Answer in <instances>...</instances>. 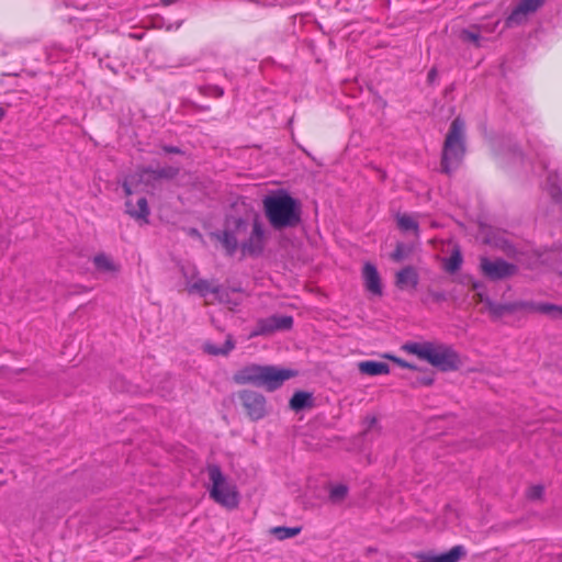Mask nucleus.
Here are the masks:
<instances>
[{
  "mask_svg": "<svg viewBox=\"0 0 562 562\" xmlns=\"http://www.w3.org/2000/svg\"><path fill=\"white\" fill-rule=\"evenodd\" d=\"M210 237L221 243L228 257H233L239 248L243 256L258 258L267 244V233L258 213L251 214V218L227 214L223 231L212 232Z\"/></svg>",
  "mask_w": 562,
  "mask_h": 562,
  "instance_id": "f257e3e1",
  "label": "nucleus"
},
{
  "mask_svg": "<svg viewBox=\"0 0 562 562\" xmlns=\"http://www.w3.org/2000/svg\"><path fill=\"white\" fill-rule=\"evenodd\" d=\"M263 214L277 232L297 227L302 222V204L284 190L268 194L262 200Z\"/></svg>",
  "mask_w": 562,
  "mask_h": 562,
  "instance_id": "f03ea898",
  "label": "nucleus"
},
{
  "mask_svg": "<svg viewBox=\"0 0 562 562\" xmlns=\"http://www.w3.org/2000/svg\"><path fill=\"white\" fill-rule=\"evenodd\" d=\"M297 375L295 370L267 364H248L235 372L233 380L239 385L251 384L267 392L280 389L283 383Z\"/></svg>",
  "mask_w": 562,
  "mask_h": 562,
  "instance_id": "7ed1b4c3",
  "label": "nucleus"
},
{
  "mask_svg": "<svg viewBox=\"0 0 562 562\" xmlns=\"http://www.w3.org/2000/svg\"><path fill=\"white\" fill-rule=\"evenodd\" d=\"M404 349L429 362L442 372L458 370L461 361L459 353L449 345L426 342H409Z\"/></svg>",
  "mask_w": 562,
  "mask_h": 562,
  "instance_id": "20e7f679",
  "label": "nucleus"
},
{
  "mask_svg": "<svg viewBox=\"0 0 562 562\" xmlns=\"http://www.w3.org/2000/svg\"><path fill=\"white\" fill-rule=\"evenodd\" d=\"M465 151V123L463 119L457 116L451 122L443 142L440 171L450 176L460 167Z\"/></svg>",
  "mask_w": 562,
  "mask_h": 562,
  "instance_id": "39448f33",
  "label": "nucleus"
},
{
  "mask_svg": "<svg viewBox=\"0 0 562 562\" xmlns=\"http://www.w3.org/2000/svg\"><path fill=\"white\" fill-rule=\"evenodd\" d=\"M209 479L212 486L209 491L210 497L218 505L235 509L240 502V495L237 486L223 474L220 465L212 464L207 467Z\"/></svg>",
  "mask_w": 562,
  "mask_h": 562,
  "instance_id": "423d86ee",
  "label": "nucleus"
},
{
  "mask_svg": "<svg viewBox=\"0 0 562 562\" xmlns=\"http://www.w3.org/2000/svg\"><path fill=\"white\" fill-rule=\"evenodd\" d=\"M238 398L250 420L257 422L268 415L267 398L263 394L254 390H241L238 392Z\"/></svg>",
  "mask_w": 562,
  "mask_h": 562,
  "instance_id": "0eeeda50",
  "label": "nucleus"
},
{
  "mask_svg": "<svg viewBox=\"0 0 562 562\" xmlns=\"http://www.w3.org/2000/svg\"><path fill=\"white\" fill-rule=\"evenodd\" d=\"M480 268L483 276L491 281L505 280L518 272V267L515 263L508 262L503 258L491 260L486 257H482Z\"/></svg>",
  "mask_w": 562,
  "mask_h": 562,
  "instance_id": "6e6552de",
  "label": "nucleus"
},
{
  "mask_svg": "<svg viewBox=\"0 0 562 562\" xmlns=\"http://www.w3.org/2000/svg\"><path fill=\"white\" fill-rule=\"evenodd\" d=\"M293 327V317L290 315H271L257 321L251 337L268 336L276 331L290 330Z\"/></svg>",
  "mask_w": 562,
  "mask_h": 562,
  "instance_id": "1a4fd4ad",
  "label": "nucleus"
},
{
  "mask_svg": "<svg viewBox=\"0 0 562 562\" xmlns=\"http://www.w3.org/2000/svg\"><path fill=\"white\" fill-rule=\"evenodd\" d=\"M487 311L493 321H498L506 315L520 311H531V301H513L507 303L487 302Z\"/></svg>",
  "mask_w": 562,
  "mask_h": 562,
  "instance_id": "9d476101",
  "label": "nucleus"
},
{
  "mask_svg": "<svg viewBox=\"0 0 562 562\" xmlns=\"http://www.w3.org/2000/svg\"><path fill=\"white\" fill-rule=\"evenodd\" d=\"M546 0H521L507 16L505 23L512 27L526 22L527 15L537 12Z\"/></svg>",
  "mask_w": 562,
  "mask_h": 562,
  "instance_id": "9b49d317",
  "label": "nucleus"
},
{
  "mask_svg": "<svg viewBox=\"0 0 562 562\" xmlns=\"http://www.w3.org/2000/svg\"><path fill=\"white\" fill-rule=\"evenodd\" d=\"M189 293H196L201 297H205L209 293L215 295L220 303L229 302V293L220 284H213V282L205 279H198L188 286Z\"/></svg>",
  "mask_w": 562,
  "mask_h": 562,
  "instance_id": "f8f14e48",
  "label": "nucleus"
},
{
  "mask_svg": "<svg viewBox=\"0 0 562 562\" xmlns=\"http://www.w3.org/2000/svg\"><path fill=\"white\" fill-rule=\"evenodd\" d=\"M467 555V550L463 546H454L449 551L435 554L434 552H418L415 554L417 562H459Z\"/></svg>",
  "mask_w": 562,
  "mask_h": 562,
  "instance_id": "ddd939ff",
  "label": "nucleus"
},
{
  "mask_svg": "<svg viewBox=\"0 0 562 562\" xmlns=\"http://www.w3.org/2000/svg\"><path fill=\"white\" fill-rule=\"evenodd\" d=\"M362 277L367 291L374 295L381 296L383 293V289L376 267L371 262H366L362 268Z\"/></svg>",
  "mask_w": 562,
  "mask_h": 562,
  "instance_id": "4468645a",
  "label": "nucleus"
},
{
  "mask_svg": "<svg viewBox=\"0 0 562 562\" xmlns=\"http://www.w3.org/2000/svg\"><path fill=\"white\" fill-rule=\"evenodd\" d=\"M315 406V397L312 392L295 391L289 401V407L295 413L311 409Z\"/></svg>",
  "mask_w": 562,
  "mask_h": 562,
  "instance_id": "2eb2a0df",
  "label": "nucleus"
},
{
  "mask_svg": "<svg viewBox=\"0 0 562 562\" xmlns=\"http://www.w3.org/2000/svg\"><path fill=\"white\" fill-rule=\"evenodd\" d=\"M418 272L413 266L404 267L395 276V285L401 290L406 288L415 289L418 285Z\"/></svg>",
  "mask_w": 562,
  "mask_h": 562,
  "instance_id": "dca6fc26",
  "label": "nucleus"
},
{
  "mask_svg": "<svg viewBox=\"0 0 562 562\" xmlns=\"http://www.w3.org/2000/svg\"><path fill=\"white\" fill-rule=\"evenodd\" d=\"M126 213L137 220L142 221L144 223H148V216L150 214V210L148 206L147 199L145 196H142L137 200L136 205L133 204L131 200H127L125 202Z\"/></svg>",
  "mask_w": 562,
  "mask_h": 562,
  "instance_id": "f3484780",
  "label": "nucleus"
},
{
  "mask_svg": "<svg viewBox=\"0 0 562 562\" xmlns=\"http://www.w3.org/2000/svg\"><path fill=\"white\" fill-rule=\"evenodd\" d=\"M358 369L360 373L370 376L390 373V366L386 362L375 360L361 361L358 363Z\"/></svg>",
  "mask_w": 562,
  "mask_h": 562,
  "instance_id": "a211bd4d",
  "label": "nucleus"
},
{
  "mask_svg": "<svg viewBox=\"0 0 562 562\" xmlns=\"http://www.w3.org/2000/svg\"><path fill=\"white\" fill-rule=\"evenodd\" d=\"M531 312L549 316L551 319H562V304L531 301Z\"/></svg>",
  "mask_w": 562,
  "mask_h": 562,
  "instance_id": "6ab92c4d",
  "label": "nucleus"
},
{
  "mask_svg": "<svg viewBox=\"0 0 562 562\" xmlns=\"http://www.w3.org/2000/svg\"><path fill=\"white\" fill-rule=\"evenodd\" d=\"M92 262L99 272L115 273L120 270V267L104 252L95 255Z\"/></svg>",
  "mask_w": 562,
  "mask_h": 562,
  "instance_id": "aec40b11",
  "label": "nucleus"
},
{
  "mask_svg": "<svg viewBox=\"0 0 562 562\" xmlns=\"http://www.w3.org/2000/svg\"><path fill=\"white\" fill-rule=\"evenodd\" d=\"M462 262L463 256L461 249L459 246H454L450 256L443 260V268L448 273L454 274L460 270Z\"/></svg>",
  "mask_w": 562,
  "mask_h": 562,
  "instance_id": "412c9836",
  "label": "nucleus"
},
{
  "mask_svg": "<svg viewBox=\"0 0 562 562\" xmlns=\"http://www.w3.org/2000/svg\"><path fill=\"white\" fill-rule=\"evenodd\" d=\"M549 194L555 203L562 204V177L558 173L548 176Z\"/></svg>",
  "mask_w": 562,
  "mask_h": 562,
  "instance_id": "4be33fe9",
  "label": "nucleus"
},
{
  "mask_svg": "<svg viewBox=\"0 0 562 562\" xmlns=\"http://www.w3.org/2000/svg\"><path fill=\"white\" fill-rule=\"evenodd\" d=\"M180 170H181L180 166L169 165V166L154 168V171H150V172L155 173L158 182H160L162 180L171 181V180L176 179L179 176Z\"/></svg>",
  "mask_w": 562,
  "mask_h": 562,
  "instance_id": "5701e85b",
  "label": "nucleus"
},
{
  "mask_svg": "<svg viewBox=\"0 0 562 562\" xmlns=\"http://www.w3.org/2000/svg\"><path fill=\"white\" fill-rule=\"evenodd\" d=\"M153 166H140L137 168L135 176L137 177V181L145 184L146 187L155 188L158 183Z\"/></svg>",
  "mask_w": 562,
  "mask_h": 562,
  "instance_id": "b1692460",
  "label": "nucleus"
},
{
  "mask_svg": "<svg viewBox=\"0 0 562 562\" xmlns=\"http://www.w3.org/2000/svg\"><path fill=\"white\" fill-rule=\"evenodd\" d=\"M235 348V341L232 336H228L222 347H217L213 344H205L204 350L209 355L213 356H227Z\"/></svg>",
  "mask_w": 562,
  "mask_h": 562,
  "instance_id": "393cba45",
  "label": "nucleus"
},
{
  "mask_svg": "<svg viewBox=\"0 0 562 562\" xmlns=\"http://www.w3.org/2000/svg\"><path fill=\"white\" fill-rule=\"evenodd\" d=\"M418 374L411 380V385L413 387H419V386H430L432 385L435 378L434 372L429 370H420L418 368Z\"/></svg>",
  "mask_w": 562,
  "mask_h": 562,
  "instance_id": "a878e982",
  "label": "nucleus"
},
{
  "mask_svg": "<svg viewBox=\"0 0 562 562\" xmlns=\"http://www.w3.org/2000/svg\"><path fill=\"white\" fill-rule=\"evenodd\" d=\"M302 531V527H284V526H278L273 527L271 529V533L278 539V540H285L289 538H293L297 536Z\"/></svg>",
  "mask_w": 562,
  "mask_h": 562,
  "instance_id": "bb28decb",
  "label": "nucleus"
},
{
  "mask_svg": "<svg viewBox=\"0 0 562 562\" xmlns=\"http://www.w3.org/2000/svg\"><path fill=\"white\" fill-rule=\"evenodd\" d=\"M414 250V247L408 244L397 243L394 251L391 254V259L395 262H401L408 258Z\"/></svg>",
  "mask_w": 562,
  "mask_h": 562,
  "instance_id": "cd10ccee",
  "label": "nucleus"
},
{
  "mask_svg": "<svg viewBox=\"0 0 562 562\" xmlns=\"http://www.w3.org/2000/svg\"><path fill=\"white\" fill-rule=\"evenodd\" d=\"M397 225L402 231L418 232V223L406 214L397 216Z\"/></svg>",
  "mask_w": 562,
  "mask_h": 562,
  "instance_id": "c85d7f7f",
  "label": "nucleus"
},
{
  "mask_svg": "<svg viewBox=\"0 0 562 562\" xmlns=\"http://www.w3.org/2000/svg\"><path fill=\"white\" fill-rule=\"evenodd\" d=\"M348 494V487L344 484H338L330 490L329 498L333 503L341 502Z\"/></svg>",
  "mask_w": 562,
  "mask_h": 562,
  "instance_id": "c756f323",
  "label": "nucleus"
},
{
  "mask_svg": "<svg viewBox=\"0 0 562 562\" xmlns=\"http://www.w3.org/2000/svg\"><path fill=\"white\" fill-rule=\"evenodd\" d=\"M544 486L541 484L532 485L527 491V497L530 501H539L543 497Z\"/></svg>",
  "mask_w": 562,
  "mask_h": 562,
  "instance_id": "7c9ffc66",
  "label": "nucleus"
},
{
  "mask_svg": "<svg viewBox=\"0 0 562 562\" xmlns=\"http://www.w3.org/2000/svg\"><path fill=\"white\" fill-rule=\"evenodd\" d=\"M427 295L435 303H441L448 300V294L445 291H436L430 288L427 290Z\"/></svg>",
  "mask_w": 562,
  "mask_h": 562,
  "instance_id": "2f4dec72",
  "label": "nucleus"
},
{
  "mask_svg": "<svg viewBox=\"0 0 562 562\" xmlns=\"http://www.w3.org/2000/svg\"><path fill=\"white\" fill-rule=\"evenodd\" d=\"M385 358L392 360L393 362H395L401 368H405V369H409V370H418L417 366H415L413 363H409L406 360H404L402 358H398L396 356L385 355Z\"/></svg>",
  "mask_w": 562,
  "mask_h": 562,
  "instance_id": "473e14b6",
  "label": "nucleus"
},
{
  "mask_svg": "<svg viewBox=\"0 0 562 562\" xmlns=\"http://www.w3.org/2000/svg\"><path fill=\"white\" fill-rule=\"evenodd\" d=\"M461 38L467 42H472L479 46V41L481 38L480 34L476 32H472L470 30H463L461 33Z\"/></svg>",
  "mask_w": 562,
  "mask_h": 562,
  "instance_id": "72a5a7b5",
  "label": "nucleus"
},
{
  "mask_svg": "<svg viewBox=\"0 0 562 562\" xmlns=\"http://www.w3.org/2000/svg\"><path fill=\"white\" fill-rule=\"evenodd\" d=\"M160 149L164 154L184 155L186 153L178 146L173 145H160Z\"/></svg>",
  "mask_w": 562,
  "mask_h": 562,
  "instance_id": "f704fd0d",
  "label": "nucleus"
},
{
  "mask_svg": "<svg viewBox=\"0 0 562 562\" xmlns=\"http://www.w3.org/2000/svg\"><path fill=\"white\" fill-rule=\"evenodd\" d=\"M181 273L183 276V278L186 279L187 281V288L192 283V279L196 277L198 274V271L195 268L192 269V273L190 274L189 271L187 270V268L184 266L181 267Z\"/></svg>",
  "mask_w": 562,
  "mask_h": 562,
  "instance_id": "c9c22d12",
  "label": "nucleus"
},
{
  "mask_svg": "<svg viewBox=\"0 0 562 562\" xmlns=\"http://www.w3.org/2000/svg\"><path fill=\"white\" fill-rule=\"evenodd\" d=\"M437 77H438V69L437 67H432L429 71H428V75H427V83L428 85H434L437 80Z\"/></svg>",
  "mask_w": 562,
  "mask_h": 562,
  "instance_id": "e433bc0d",
  "label": "nucleus"
},
{
  "mask_svg": "<svg viewBox=\"0 0 562 562\" xmlns=\"http://www.w3.org/2000/svg\"><path fill=\"white\" fill-rule=\"evenodd\" d=\"M475 297H476L477 302L484 303L486 308H487V302L492 301L486 294L481 293V292L476 293Z\"/></svg>",
  "mask_w": 562,
  "mask_h": 562,
  "instance_id": "4c0bfd02",
  "label": "nucleus"
},
{
  "mask_svg": "<svg viewBox=\"0 0 562 562\" xmlns=\"http://www.w3.org/2000/svg\"><path fill=\"white\" fill-rule=\"evenodd\" d=\"M213 91L214 97L220 98L224 94V90L217 86L210 88Z\"/></svg>",
  "mask_w": 562,
  "mask_h": 562,
  "instance_id": "58836bf2",
  "label": "nucleus"
},
{
  "mask_svg": "<svg viewBox=\"0 0 562 562\" xmlns=\"http://www.w3.org/2000/svg\"><path fill=\"white\" fill-rule=\"evenodd\" d=\"M454 89H456L454 83H450L448 87H446L443 90L445 97H448L450 93H452L454 91Z\"/></svg>",
  "mask_w": 562,
  "mask_h": 562,
  "instance_id": "ea45409f",
  "label": "nucleus"
},
{
  "mask_svg": "<svg viewBox=\"0 0 562 562\" xmlns=\"http://www.w3.org/2000/svg\"><path fill=\"white\" fill-rule=\"evenodd\" d=\"M7 109L2 104H0V122L5 117Z\"/></svg>",
  "mask_w": 562,
  "mask_h": 562,
  "instance_id": "a19ab883",
  "label": "nucleus"
},
{
  "mask_svg": "<svg viewBox=\"0 0 562 562\" xmlns=\"http://www.w3.org/2000/svg\"><path fill=\"white\" fill-rule=\"evenodd\" d=\"M482 288H484V285H483V283H482V282L474 281V282L472 283V289H473V290H479V289H482Z\"/></svg>",
  "mask_w": 562,
  "mask_h": 562,
  "instance_id": "79ce46f5",
  "label": "nucleus"
},
{
  "mask_svg": "<svg viewBox=\"0 0 562 562\" xmlns=\"http://www.w3.org/2000/svg\"><path fill=\"white\" fill-rule=\"evenodd\" d=\"M123 189H124V192H125L126 195L132 194V190H131L130 186L126 182L123 184Z\"/></svg>",
  "mask_w": 562,
  "mask_h": 562,
  "instance_id": "37998d69",
  "label": "nucleus"
},
{
  "mask_svg": "<svg viewBox=\"0 0 562 562\" xmlns=\"http://www.w3.org/2000/svg\"><path fill=\"white\" fill-rule=\"evenodd\" d=\"M190 235H191V236H198V237H201V234H200V232H199L196 228H191V229H190Z\"/></svg>",
  "mask_w": 562,
  "mask_h": 562,
  "instance_id": "c03bdc74",
  "label": "nucleus"
},
{
  "mask_svg": "<svg viewBox=\"0 0 562 562\" xmlns=\"http://www.w3.org/2000/svg\"><path fill=\"white\" fill-rule=\"evenodd\" d=\"M376 422H378L376 417H374V416H373V417H370V419H369V426H370V427H371V426H373L374 424H376Z\"/></svg>",
  "mask_w": 562,
  "mask_h": 562,
  "instance_id": "a18cd8bd",
  "label": "nucleus"
},
{
  "mask_svg": "<svg viewBox=\"0 0 562 562\" xmlns=\"http://www.w3.org/2000/svg\"><path fill=\"white\" fill-rule=\"evenodd\" d=\"M164 4H170L173 2V0H160Z\"/></svg>",
  "mask_w": 562,
  "mask_h": 562,
  "instance_id": "49530a36",
  "label": "nucleus"
},
{
  "mask_svg": "<svg viewBox=\"0 0 562 562\" xmlns=\"http://www.w3.org/2000/svg\"><path fill=\"white\" fill-rule=\"evenodd\" d=\"M507 246H510V245L508 244V241H504V244L502 245V247H503L504 249H506V247H507Z\"/></svg>",
  "mask_w": 562,
  "mask_h": 562,
  "instance_id": "de8ad7c7",
  "label": "nucleus"
}]
</instances>
